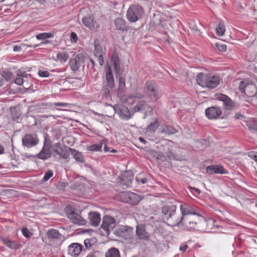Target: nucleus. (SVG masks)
I'll return each instance as SVG.
<instances>
[{"mask_svg":"<svg viewBox=\"0 0 257 257\" xmlns=\"http://www.w3.org/2000/svg\"><path fill=\"white\" fill-rule=\"evenodd\" d=\"M145 90L148 97L153 102L157 101L161 97V90L153 81L146 82Z\"/></svg>","mask_w":257,"mask_h":257,"instance_id":"obj_1","label":"nucleus"},{"mask_svg":"<svg viewBox=\"0 0 257 257\" xmlns=\"http://www.w3.org/2000/svg\"><path fill=\"white\" fill-rule=\"evenodd\" d=\"M105 81H103L102 92L105 97H110V90L114 87V81L112 72L109 68L106 71Z\"/></svg>","mask_w":257,"mask_h":257,"instance_id":"obj_2","label":"nucleus"},{"mask_svg":"<svg viewBox=\"0 0 257 257\" xmlns=\"http://www.w3.org/2000/svg\"><path fill=\"white\" fill-rule=\"evenodd\" d=\"M144 10L142 7L138 5H132L126 12V18L130 22H136L142 17Z\"/></svg>","mask_w":257,"mask_h":257,"instance_id":"obj_3","label":"nucleus"},{"mask_svg":"<svg viewBox=\"0 0 257 257\" xmlns=\"http://www.w3.org/2000/svg\"><path fill=\"white\" fill-rule=\"evenodd\" d=\"M65 212L73 223L79 225H84L86 221L76 212V209L71 206H67L65 209Z\"/></svg>","mask_w":257,"mask_h":257,"instance_id":"obj_4","label":"nucleus"},{"mask_svg":"<svg viewBox=\"0 0 257 257\" xmlns=\"http://www.w3.org/2000/svg\"><path fill=\"white\" fill-rule=\"evenodd\" d=\"M200 223V219L198 218V220H196L191 216H184L181 217L178 222H176L174 224V226H179L181 225H183L188 229H195L199 228V224Z\"/></svg>","mask_w":257,"mask_h":257,"instance_id":"obj_5","label":"nucleus"},{"mask_svg":"<svg viewBox=\"0 0 257 257\" xmlns=\"http://www.w3.org/2000/svg\"><path fill=\"white\" fill-rule=\"evenodd\" d=\"M119 200L131 205H136L138 202V195L129 191H122L118 194Z\"/></svg>","mask_w":257,"mask_h":257,"instance_id":"obj_6","label":"nucleus"},{"mask_svg":"<svg viewBox=\"0 0 257 257\" xmlns=\"http://www.w3.org/2000/svg\"><path fill=\"white\" fill-rule=\"evenodd\" d=\"M22 146L27 148H31L37 145L39 139L36 134H27L22 139Z\"/></svg>","mask_w":257,"mask_h":257,"instance_id":"obj_7","label":"nucleus"},{"mask_svg":"<svg viewBox=\"0 0 257 257\" xmlns=\"http://www.w3.org/2000/svg\"><path fill=\"white\" fill-rule=\"evenodd\" d=\"M247 80L241 81L239 85L238 88L241 93L249 96H253L256 91L255 86L253 84H249Z\"/></svg>","mask_w":257,"mask_h":257,"instance_id":"obj_8","label":"nucleus"},{"mask_svg":"<svg viewBox=\"0 0 257 257\" xmlns=\"http://www.w3.org/2000/svg\"><path fill=\"white\" fill-rule=\"evenodd\" d=\"M200 223L206 224L205 230L207 232H215L216 229L222 228V227L216 224V221L212 218H208L205 219L204 217L201 215H199Z\"/></svg>","mask_w":257,"mask_h":257,"instance_id":"obj_9","label":"nucleus"},{"mask_svg":"<svg viewBox=\"0 0 257 257\" xmlns=\"http://www.w3.org/2000/svg\"><path fill=\"white\" fill-rule=\"evenodd\" d=\"M116 220L109 215H105L102 219L101 227L106 232H109L115 226Z\"/></svg>","mask_w":257,"mask_h":257,"instance_id":"obj_10","label":"nucleus"},{"mask_svg":"<svg viewBox=\"0 0 257 257\" xmlns=\"http://www.w3.org/2000/svg\"><path fill=\"white\" fill-rule=\"evenodd\" d=\"M221 114V109L218 106H211L205 110V115L209 119L219 118Z\"/></svg>","mask_w":257,"mask_h":257,"instance_id":"obj_11","label":"nucleus"},{"mask_svg":"<svg viewBox=\"0 0 257 257\" xmlns=\"http://www.w3.org/2000/svg\"><path fill=\"white\" fill-rule=\"evenodd\" d=\"M134 228L129 226H120L116 230L117 234L119 236L124 238L125 239H128L132 238L133 234Z\"/></svg>","mask_w":257,"mask_h":257,"instance_id":"obj_12","label":"nucleus"},{"mask_svg":"<svg viewBox=\"0 0 257 257\" xmlns=\"http://www.w3.org/2000/svg\"><path fill=\"white\" fill-rule=\"evenodd\" d=\"M94 54L97 61L98 62L99 65L102 66L104 64L103 60V51L102 47L99 44V41L98 40H95L94 42Z\"/></svg>","mask_w":257,"mask_h":257,"instance_id":"obj_13","label":"nucleus"},{"mask_svg":"<svg viewBox=\"0 0 257 257\" xmlns=\"http://www.w3.org/2000/svg\"><path fill=\"white\" fill-rule=\"evenodd\" d=\"M83 248V245L78 243H72L68 246V253L73 257H78Z\"/></svg>","mask_w":257,"mask_h":257,"instance_id":"obj_14","label":"nucleus"},{"mask_svg":"<svg viewBox=\"0 0 257 257\" xmlns=\"http://www.w3.org/2000/svg\"><path fill=\"white\" fill-rule=\"evenodd\" d=\"M180 210L182 214V217L190 216L191 215H196L199 218V213L196 210L187 204H182L180 205Z\"/></svg>","mask_w":257,"mask_h":257,"instance_id":"obj_15","label":"nucleus"},{"mask_svg":"<svg viewBox=\"0 0 257 257\" xmlns=\"http://www.w3.org/2000/svg\"><path fill=\"white\" fill-rule=\"evenodd\" d=\"M220 82V78L218 76H208L206 80L204 87L213 89L217 87Z\"/></svg>","mask_w":257,"mask_h":257,"instance_id":"obj_16","label":"nucleus"},{"mask_svg":"<svg viewBox=\"0 0 257 257\" xmlns=\"http://www.w3.org/2000/svg\"><path fill=\"white\" fill-rule=\"evenodd\" d=\"M176 206L175 205H166L164 206L162 208V212L164 217L167 220H169L172 218V216L174 215L176 210Z\"/></svg>","mask_w":257,"mask_h":257,"instance_id":"obj_17","label":"nucleus"},{"mask_svg":"<svg viewBox=\"0 0 257 257\" xmlns=\"http://www.w3.org/2000/svg\"><path fill=\"white\" fill-rule=\"evenodd\" d=\"M136 235L139 240L148 241L150 240V234L147 232L145 227L138 225L136 227Z\"/></svg>","mask_w":257,"mask_h":257,"instance_id":"obj_18","label":"nucleus"},{"mask_svg":"<svg viewBox=\"0 0 257 257\" xmlns=\"http://www.w3.org/2000/svg\"><path fill=\"white\" fill-rule=\"evenodd\" d=\"M206 172L209 174H226L228 171L222 166L218 165H211L206 168Z\"/></svg>","mask_w":257,"mask_h":257,"instance_id":"obj_19","label":"nucleus"},{"mask_svg":"<svg viewBox=\"0 0 257 257\" xmlns=\"http://www.w3.org/2000/svg\"><path fill=\"white\" fill-rule=\"evenodd\" d=\"M88 219L92 226H97L101 220L100 214L97 212H90L88 214Z\"/></svg>","mask_w":257,"mask_h":257,"instance_id":"obj_20","label":"nucleus"},{"mask_svg":"<svg viewBox=\"0 0 257 257\" xmlns=\"http://www.w3.org/2000/svg\"><path fill=\"white\" fill-rule=\"evenodd\" d=\"M51 156V152L49 147L44 144L41 151L36 155V157L39 159L46 160Z\"/></svg>","mask_w":257,"mask_h":257,"instance_id":"obj_21","label":"nucleus"},{"mask_svg":"<svg viewBox=\"0 0 257 257\" xmlns=\"http://www.w3.org/2000/svg\"><path fill=\"white\" fill-rule=\"evenodd\" d=\"M217 99L223 102L225 109L228 110L232 109L233 107V102L227 95L220 94L218 96Z\"/></svg>","mask_w":257,"mask_h":257,"instance_id":"obj_22","label":"nucleus"},{"mask_svg":"<svg viewBox=\"0 0 257 257\" xmlns=\"http://www.w3.org/2000/svg\"><path fill=\"white\" fill-rule=\"evenodd\" d=\"M47 235L49 239H56L62 242L65 239L64 236L56 229H49L47 231Z\"/></svg>","mask_w":257,"mask_h":257,"instance_id":"obj_23","label":"nucleus"},{"mask_svg":"<svg viewBox=\"0 0 257 257\" xmlns=\"http://www.w3.org/2000/svg\"><path fill=\"white\" fill-rule=\"evenodd\" d=\"M1 240L5 245L12 249H19L21 246L19 242L12 240L7 237L2 238Z\"/></svg>","mask_w":257,"mask_h":257,"instance_id":"obj_24","label":"nucleus"},{"mask_svg":"<svg viewBox=\"0 0 257 257\" xmlns=\"http://www.w3.org/2000/svg\"><path fill=\"white\" fill-rule=\"evenodd\" d=\"M116 29L122 32L127 31V26L125 20L121 18H117L114 20Z\"/></svg>","mask_w":257,"mask_h":257,"instance_id":"obj_25","label":"nucleus"},{"mask_svg":"<svg viewBox=\"0 0 257 257\" xmlns=\"http://www.w3.org/2000/svg\"><path fill=\"white\" fill-rule=\"evenodd\" d=\"M134 173L132 171H126L121 177L122 184L126 186H130L133 180Z\"/></svg>","mask_w":257,"mask_h":257,"instance_id":"obj_26","label":"nucleus"},{"mask_svg":"<svg viewBox=\"0 0 257 257\" xmlns=\"http://www.w3.org/2000/svg\"><path fill=\"white\" fill-rule=\"evenodd\" d=\"M54 147L59 149L60 153L58 155L60 158H63L64 159H67L69 158L70 151L69 150V148L68 149H64L62 146L61 144L60 143H57L54 144Z\"/></svg>","mask_w":257,"mask_h":257,"instance_id":"obj_27","label":"nucleus"},{"mask_svg":"<svg viewBox=\"0 0 257 257\" xmlns=\"http://www.w3.org/2000/svg\"><path fill=\"white\" fill-rule=\"evenodd\" d=\"M69 150L70 151V154L76 161L81 163L85 162L84 157L82 153L70 148H69Z\"/></svg>","mask_w":257,"mask_h":257,"instance_id":"obj_28","label":"nucleus"},{"mask_svg":"<svg viewBox=\"0 0 257 257\" xmlns=\"http://www.w3.org/2000/svg\"><path fill=\"white\" fill-rule=\"evenodd\" d=\"M246 125L248 130L251 132L257 131V118H250L248 119L246 122Z\"/></svg>","mask_w":257,"mask_h":257,"instance_id":"obj_29","label":"nucleus"},{"mask_svg":"<svg viewBox=\"0 0 257 257\" xmlns=\"http://www.w3.org/2000/svg\"><path fill=\"white\" fill-rule=\"evenodd\" d=\"M82 23L90 30H92L94 28L93 18L90 16H86L83 18Z\"/></svg>","mask_w":257,"mask_h":257,"instance_id":"obj_30","label":"nucleus"},{"mask_svg":"<svg viewBox=\"0 0 257 257\" xmlns=\"http://www.w3.org/2000/svg\"><path fill=\"white\" fill-rule=\"evenodd\" d=\"M70 66L71 70L76 71L79 69L80 67V57L77 55L76 57L70 61Z\"/></svg>","mask_w":257,"mask_h":257,"instance_id":"obj_31","label":"nucleus"},{"mask_svg":"<svg viewBox=\"0 0 257 257\" xmlns=\"http://www.w3.org/2000/svg\"><path fill=\"white\" fill-rule=\"evenodd\" d=\"M147 103L144 100H142L138 102L137 104L133 107V111L134 112L139 111H143L145 110Z\"/></svg>","mask_w":257,"mask_h":257,"instance_id":"obj_32","label":"nucleus"},{"mask_svg":"<svg viewBox=\"0 0 257 257\" xmlns=\"http://www.w3.org/2000/svg\"><path fill=\"white\" fill-rule=\"evenodd\" d=\"M131 112L126 106H122L120 109V116L125 120H128L131 118Z\"/></svg>","mask_w":257,"mask_h":257,"instance_id":"obj_33","label":"nucleus"},{"mask_svg":"<svg viewBox=\"0 0 257 257\" xmlns=\"http://www.w3.org/2000/svg\"><path fill=\"white\" fill-rule=\"evenodd\" d=\"M208 76L207 75L203 74L202 73H200L198 74V75L196 76L197 83L202 87H204L206 80Z\"/></svg>","mask_w":257,"mask_h":257,"instance_id":"obj_34","label":"nucleus"},{"mask_svg":"<svg viewBox=\"0 0 257 257\" xmlns=\"http://www.w3.org/2000/svg\"><path fill=\"white\" fill-rule=\"evenodd\" d=\"M105 257H120L119 251L116 248H110L105 253Z\"/></svg>","mask_w":257,"mask_h":257,"instance_id":"obj_35","label":"nucleus"},{"mask_svg":"<svg viewBox=\"0 0 257 257\" xmlns=\"http://www.w3.org/2000/svg\"><path fill=\"white\" fill-rule=\"evenodd\" d=\"M104 142L105 140H103L99 144H93L88 146L87 149L88 151L91 152H97L100 151Z\"/></svg>","mask_w":257,"mask_h":257,"instance_id":"obj_36","label":"nucleus"},{"mask_svg":"<svg viewBox=\"0 0 257 257\" xmlns=\"http://www.w3.org/2000/svg\"><path fill=\"white\" fill-rule=\"evenodd\" d=\"M95 239L93 238H87L85 239L84 241V243L85 248L87 249H92L94 247V246H95Z\"/></svg>","mask_w":257,"mask_h":257,"instance_id":"obj_37","label":"nucleus"},{"mask_svg":"<svg viewBox=\"0 0 257 257\" xmlns=\"http://www.w3.org/2000/svg\"><path fill=\"white\" fill-rule=\"evenodd\" d=\"M125 86V79L122 77L119 78V86L117 90V93L120 94L124 92Z\"/></svg>","mask_w":257,"mask_h":257,"instance_id":"obj_38","label":"nucleus"},{"mask_svg":"<svg viewBox=\"0 0 257 257\" xmlns=\"http://www.w3.org/2000/svg\"><path fill=\"white\" fill-rule=\"evenodd\" d=\"M162 132L170 135L176 134L177 132V131L171 125H166L163 128Z\"/></svg>","mask_w":257,"mask_h":257,"instance_id":"obj_39","label":"nucleus"},{"mask_svg":"<svg viewBox=\"0 0 257 257\" xmlns=\"http://www.w3.org/2000/svg\"><path fill=\"white\" fill-rule=\"evenodd\" d=\"M215 31L217 35L218 36H222L224 35L225 28L224 24L222 22L219 23L218 26L215 29Z\"/></svg>","mask_w":257,"mask_h":257,"instance_id":"obj_40","label":"nucleus"},{"mask_svg":"<svg viewBox=\"0 0 257 257\" xmlns=\"http://www.w3.org/2000/svg\"><path fill=\"white\" fill-rule=\"evenodd\" d=\"M54 37L53 33H42L37 34L36 37L37 40H44L47 38H51Z\"/></svg>","mask_w":257,"mask_h":257,"instance_id":"obj_41","label":"nucleus"},{"mask_svg":"<svg viewBox=\"0 0 257 257\" xmlns=\"http://www.w3.org/2000/svg\"><path fill=\"white\" fill-rule=\"evenodd\" d=\"M56 58L61 62H65L69 59V55L65 52H59L57 54Z\"/></svg>","mask_w":257,"mask_h":257,"instance_id":"obj_42","label":"nucleus"},{"mask_svg":"<svg viewBox=\"0 0 257 257\" xmlns=\"http://www.w3.org/2000/svg\"><path fill=\"white\" fill-rule=\"evenodd\" d=\"M111 62L112 63L114 69L116 72L119 69V61L118 56L113 55L111 57Z\"/></svg>","mask_w":257,"mask_h":257,"instance_id":"obj_43","label":"nucleus"},{"mask_svg":"<svg viewBox=\"0 0 257 257\" xmlns=\"http://www.w3.org/2000/svg\"><path fill=\"white\" fill-rule=\"evenodd\" d=\"M13 77V73L11 72L4 71L2 74V78H4L6 81L11 80Z\"/></svg>","mask_w":257,"mask_h":257,"instance_id":"obj_44","label":"nucleus"},{"mask_svg":"<svg viewBox=\"0 0 257 257\" xmlns=\"http://www.w3.org/2000/svg\"><path fill=\"white\" fill-rule=\"evenodd\" d=\"M215 46L220 52H225L226 50V46L224 44L216 43Z\"/></svg>","mask_w":257,"mask_h":257,"instance_id":"obj_45","label":"nucleus"},{"mask_svg":"<svg viewBox=\"0 0 257 257\" xmlns=\"http://www.w3.org/2000/svg\"><path fill=\"white\" fill-rule=\"evenodd\" d=\"M159 126L157 121L150 124L148 127V129L150 131L155 132Z\"/></svg>","mask_w":257,"mask_h":257,"instance_id":"obj_46","label":"nucleus"},{"mask_svg":"<svg viewBox=\"0 0 257 257\" xmlns=\"http://www.w3.org/2000/svg\"><path fill=\"white\" fill-rule=\"evenodd\" d=\"M53 175V172L52 170H49L47 171L44 175V176L43 178V180L44 181H48L51 177H52Z\"/></svg>","mask_w":257,"mask_h":257,"instance_id":"obj_47","label":"nucleus"},{"mask_svg":"<svg viewBox=\"0 0 257 257\" xmlns=\"http://www.w3.org/2000/svg\"><path fill=\"white\" fill-rule=\"evenodd\" d=\"M22 232L23 235L26 237H30L32 235L31 233L27 228H23L22 229Z\"/></svg>","mask_w":257,"mask_h":257,"instance_id":"obj_48","label":"nucleus"},{"mask_svg":"<svg viewBox=\"0 0 257 257\" xmlns=\"http://www.w3.org/2000/svg\"><path fill=\"white\" fill-rule=\"evenodd\" d=\"M38 74L41 77H48L50 75V73L48 71L39 70Z\"/></svg>","mask_w":257,"mask_h":257,"instance_id":"obj_49","label":"nucleus"},{"mask_svg":"<svg viewBox=\"0 0 257 257\" xmlns=\"http://www.w3.org/2000/svg\"><path fill=\"white\" fill-rule=\"evenodd\" d=\"M248 156L249 157L253 159L256 162H257V153L251 152L248 153Z\"/></svg>","mask_w":257,"mask_h":257,"instance_id":"obj_50","label":"nucleus"},{"mask_svg":"<svg viewBox=\"0 0 257 257\" xmlns=\"http://www.w3.org/2000/svg\"><path fill=\"white\" fill-rule=\"evenodd\" d=\"M100 253L98 251H92L89 252L86 257H99Z\"/></svg>","mask_w":257,"mask_h":257,"instance_id":"obj_51","label":"nucleus"},{"mask_svg":"<svg viewBox=\"0 0 257 257\" xmlns=\"http://www.w3.org/2000/svg\"><path fill=\"white\" fill-rule=\"evenodd\" d=\"M70 39L72 42H76L78 41V37L75 32H72L70 35Z\"/></svg>","mask_w":257,"mask_h":257,"instance_id":"obj_52","label":"nucleus"},{"mask_svg":"<svg viewBox=\"0 0 257 257\" xmlns=\"http://www.w3.org/2000/svg\"><path fill=\"white\" fill-rule=\"evenodd\" d=\"M15 83L19 86H22L24 83L23 78L18 76L15 80Z\"/></svg>","mask_w":257,"mask_h":257,"instance_id":"obj_53","label":"nucleus"},{"mask_svg":"<svg viewBox=\"0 0 257 257\" xmlns=\"http://www.w3.org/2000/svg\"><path fill=\"white\" fill-rule=\"evenodd\" d=\"M18 76L23 78V77H27L29 74H28L25 71H18L17 72Z\"/></svg>","mask_w":257,"mask_h":257,"instance_id":"obj_54","label":"nucleus"},{"mask_svg":"<svg viewBox=\"0 0 257 257\" xmlns=\"http://www.w3.org/2000/svg\"><path fill=\"white\" fill-rule=\"evenodd\" d=\"M68 105V103L65 102H55L54 103V105L55 106L66 107Z\"/></svg>","mask_w":257,"mask_h":257,"instance_id":"obj_55","label":"nucleus"},{"mask_svg":"<svg viewBox=\"0 0 257 257\" xmlns=\"http://www.w3.org/2000/svg\"><path fill=\"white\" fill-rule=\"evenodd\" d=\"M49 43V41H48V40H45V41H44V42H41L40 44H37V45H34V46H33V45H29V46H28V47H30V48H36V47H38V46H40V45H42V44H48V43Z\"/></svg>","mask_w":257,"mask_h":257,"instance_id":"obj_56","label":"nucleus"},{"mask_svg":"<svg viewBox=\"0 0 257 257\" xmlns=\"http://www.w3.org/2000/svg\"><path fill=\"white\" fill-rule=\"evenodd\" d=\"M25 158L31 159V158H36V156H34L32 154H29L28 153H24L22 155Z\"/></svg>","mask_w":257,"mask_h":257,"instance_id":"obj_57","label":"nucleus"},{"mask_svg":"<svg viewBox=\"0 0 257 257\" xmlns=\"http://www.w3.org/2000/svg\"><path fill=\"white\" fill-rule=\"evenodd\" d=\"M53 147H54V148L52 149V152L53 153V156L54 157H56L55 153L56 155H59V153H60V150H59V149H58V148H56L55 147L53 146Z\"/></svg>","mask_w":257,"mask_h":257,"instance_id":"obj_58","label":"nucleus"},{"mask_svg":"<svg viewBox=\"0 0 257 257\" xmlns=\"http://www.w3.org/2000/svg\"><path fill=\"white\" fill-rule=\"evenodd\" d=\"M188 248V246L187 244L183 245L181 246L179 248V250L183 252H184L186 249Z\"/></svg>","mask_w":257,"mask_h":257,"instance_id":"obj_59","label":"nucleus"},{"mask_svg":"<svg viewBox=\"0 0 257 257\" xmlns=\"http://www.w3.org/2000/svg\"><path fill=\"white\" fill-rule=\"evenodd\" d=\"M136 179L138 182H140L142 184H145V183H147V182H148V179L146 178H143L140 180H139V178H137Z\"/></svg>","mask_w":257,"mask_h":257,"instance_id":"obj_60","label":"nucleus"},{"mask_svg":"<svg viewBox=\"0 0 257 257\" xmlns=\"http://www.w3.org/2000/svg\"><path fill=\"white\" fill-rule=\"evenodd\" d=\"M21 46H15L14 47H13V51L14 52H18V51H21Z\"/></svg>","mask_w":257,"mask_h":257,"instance_id":"obj_61","label":"nucleus"},{"mask_svg":"<svg viewBox=\"0 0 257 257\" xmlns=\"http://www.w3.org/2000/svg\"><path fill=\"white\" fill-rule=\"evenodd\" d=\"M15 193V191L13 190H7L5 192L6 194L13 195Z\"/></svg>","mask_w":257,"mask_h":257,"instance_id":"obj_62","label":"nucleus"},{"mask_svg":"<svg viewBox=\"0 0 257 257\" xmlns=\"http://www.w3.org/2000/svg\"><path fill=\"white\" fill-rule=\"evenodd\" d=\"M224 234H220L216 237V239L218 241H221L222 239H223V236H224Z\"/></svg>","mask_w":257,"mask_h":257,"instance_id":"obj_63","label":"nucleus"},{"mask_svg":"<svg viewBox=\"0 0 257 257\" xmlns=\"http://www.w3.org/2000/svg\"><path fill=\"white\" fill-rule=\"evenodd\" d=\"M105 142H106V141H105V142H104V143H103V144H105V145H104V146L103 150H104V151L105 152H106H106H109V148L107 146L106 144H105Z\"/></svg>","mask_w":257,"mask_h":257,"instance_id":"obj_64","label":"nucleus"}]
</instances>
